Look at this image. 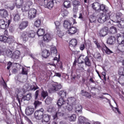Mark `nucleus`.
<instances>
[{"label":"nucleus","instance_id":"1","mask_svg":"<svg viewBox=\"0 0 124 124\" xmlns=\"http://www.w3.org/2000/svg\"><path fill=\"white\" fill-rule=\"evenodd\" d=\"M62 88V85L58 83V82H54L52 83V87L49 90V93H53L58 92H57L58 95L62 97L61 98H64L66 97V92L63 90L60 91Z\"/></svg>","mask_w":124,"mask_h":124},{"label":"nucleus","instance_id":"2","mask_svg":"<svg viewBox=\"0 0 124 124\" xmlns=\"http://www.w3.org/2000/svg\"><path fill=\"white\" fill-rule=\"evenodd\" d=\"M113 18L114 16L112 15L111 12H108V13H107V14H106L105 15H104L103 13H101L100 16L98 19V23H100V24H103V23H105L106 21H108L109 19H110L111 21H113Z\"/></svg>","mask_w":124,"mask_h":124},{"label":"nucleus","instance_id":"3","mask_svg":"<svg viewBox=\"0 0 124 124\" xmlns=\"http://www.w3.org/2000/svg\"><path fill=\"white\" fill-rule=\"evenodd\" d=\"M41 92V97H42L43 98V99H45V98H46V96H48V92H47V91H45L42 88V89L38 90L35 92V94L34 95V98H35V100H37V99L38 100H41V98H38V96H39V92Z\"/></svg>","mask_w":124,"mask_h":124},{"label":"nucleus","instance_id":"4","mask_svg":"<svg viewBox=\"0 0 124 124\" xmlns=\"http://www.w3.org/2000/svg\"><path fill=\"white\" fill-rule=\"evenodd\" d=\"M12 40H13V36H9V37L4 35L0 36V41L1 42L10 44L12 42Z\"/></svg>","mask_w":124,"mask_h":124},{"label":"nucleus","instance_id":"5","mask_svg":"<svg viewBox=\"0 0 124 124\" xmlns=\"http://www.w3.org/2000/svg\"><path fill=\"white\" fill-rule=\"evenodd\" d=\"M44 109L43 108H41L38 110H36L35 111L34 115V118L36 120H38L40 121V120H42V117L44 114Z\"/></svg>","mask_w":124,"mask_h":124},{"label":"nucleus","instance_id":"6","mask_svg":"<svg viewBox=\"0 0 124 124\" xmlns=\"http://www.w3.org/2000/svg\"><path fill=\"white\" fill-rule=\"evenodd\" d=\"M72 4L73 6V11L75 14H76L78 12L79 6L81 5V2L77 0H74L72 1Z\"/></svg>","mask_w":124,"mask_h":124},{"label":"nucleus","instance_id":"7","mask_svg":"<svg viewBox=\"0 0 124 124\" xmlns=\"http://www.w3.org/2000/svg\"><path fill=\"white\" fill-rule=\"evenodd\" d=\"M36 17V10L34 8L30 9L28 12V19L33 20Z\"/></svg>","mask_w":124,"mask_h":124},{"label":"nucleus","instance_id":"8","mask_svg":"<svg viewBox=\"0 0 124 124\" xmlns=\"http://www.w3.org/2000/svg\"><path fill=\"white\" fill-rule=\"evenodd\" d=\"M10 23H11V20H9L8 22H6L4 21L3 19H0V29L1 30H5V29H7L9 27V25H10Z\"/></svg>","mask_w":124,"mask_h":124},{"label":"nucleus","instance_id":"9","mask_svg":"<svg viewBox=\"0 0 124 124\" xmlns=\"http://www.w3.org/2000/svg\"><path fill=\"white\" fill-rule=\"evenodd\" d=\"M66 104H68V103L63 98H60L58 100L57 105L61 107V109L66 107Z\"/></svg>","mask_w":124,"mask_h":124},{"label":"nucleus","instance_id":"10","mask_svg":"<svg viewBox=\"0 0 124 124\" xmlns=\"http://www.w3.org/2000/svg\"><path fill=\"white\" fill-rule=\"evenodd\" d=\"M108 31L109 28L107 27H103L99 31V35L101 37H104V36L107 35L108 33Z\"/></svg>","mask_w":124,"mask_h":124},{"label":"nucleus","instance_id":"11","mask_svg":"<svg viewBox=\"0 0 124 124\" xmlns=\"http://www.w3.org/2000/svg\"><path fill=\"white\" fill-rule=\"evenodd\" d=\"M20 37L22 39L23 41L25 42L29 40V32L26 31H22L20 33Z\"/></svg>","mask_w":124,"mask_h":124},{"label":"nucleus","instance_id":"12","mask_svg":"<svg viewBox=\"0 0 124 124\" xmlns=\"http://www.w3.org/2000/svg\"><path fill=\"white\" fill-rule=\"evenodd\" d=\"M34 113V108L32 107L29 106L26 108L25 114L27 116H31Z\"/></svg>","mask_w":124,"mask_h":124},{"label":"nucleus","instance_id":"13","mask_svg":"<svg viewBox=\"0 0 124 124\" xmlns=\"http://www.w3.org/2000/svg\"><path fill=\"white\" fill-rule=\"evenodd\" d=\"M44 7L46 8H48V9H52L53 6H54V2L53 1H50L48 2V0H44Z\"/></svg>","mask_w":124,"mask_h":124},{"label":"nucleus","instance_id":"14","mask_svg":"<svg viewBox=\"0 0 124 124\" xmlns=\"http://www.w3.org/2000/svg\"><path fill=\"white\" fill-rule=\"evenodd\" d=\"M107 43L108 45H114L116 43V37L115 36H109L107 39Z\"/></svg>","mask_w":124,"mask_h":124},{"label":"nucleus","instance_id":"15","mask_svg":"<svg viewBox=\"0 0 124 124\" xmlns=\"http://www.w3.org/2000/svg\"><path fill=\"white\" fill-rule=\"evenodd\" d=\"M28 26H29V21L27 20L23 21L19 24V30L23 31V30H25Z\"/></svg>","mask_w":124,"mask_h":124},{"label":"nucleus","instance_id":"16","mask_svg":"<svg viewBox=\"0 0 124 124\" xmlns=\"http://www.w3.org/2000/svg\"><path fill=\"white\" fill-rule=\"evenodd\" d=\"M102 51L104 52H105L106 54L107 55H111V54H113V51L110 50L109 48H108L105 44H103V47H102Z\"/></svg>","mask_w":124,"mask_h":124},{"label":"nucleus","instance_id":"17","mask_svg":"<svg viewBox=\"0 0 124 124\" xmlns=\"http://www.w3.org/2000/svg\"><path fill=\"white\" fill-rule=\"evenodd\" d=\"M68 33L70 34V35H72L73 34H75L76 32H78V29L74 26H71L70 28L68 29Z\"/></svg>","mask_w":124,"mask_h":124},{"label":"nucleus","instance_id":"18","mask_svg":"<svg viewBox=\"0 0 124 124\" xmlns=\"http://www.w3.org/2000/svg\"><path fill=\"white\" fill-rule=\"evenodd\" d=\"M50 119H51V115L44 113L42 118V123H48L50 121Z\"/></svg>","mask_w":124,"mask_h":124},{"label":"nucleus","instance_id":"19","mask_svg":"<svg viewBox=\"0 0 124 124\" xmlns=\"http://www.w3.org/2000/svg\"><path fill=\"white\" fill-rule=\"evenodd\" d=\"M68 104L70 105H72V106H75L77 104V100L76 98H74V97H71L68 99Z\"/></svg>","mask_w":124,"mask_h":124},{"label":"nucleus","instance_id":"20","mask_svg":"<svg viewBox=\"0 0 124 124\" xmlns=\"http://www.w3.org/2000/svg\"><path fill=\"white\" fill-rule=\"evenodd\" d=\"M20 52L19 50H16L13 53V55L12 56V59L13 60H18L20 58Z\"/></svg>","mask_w":124,"mask_h":124},{"label":"nucleus","instance_id":"21","mask_svg":"<svg viewBox=\"0 0 124 124\" xmlns=\"http://www.w3.org/2000/svg\"><path fill=\"white\" fill-rule=\"evenodd\" d=\"M43 39L46 42H49V41H51L53 39V35L48 33L46 34L43 36Z\"/></svg>","mask_w":124,"mask_h":124},{"label":"nucleus","instance_id":"22","mask_svg":"<svg viewBox=\"0 0 124 124\" xmlns=\"http://www.w3.org/2000/svg\"><path fill=\"white\" fill-rule=\"evenodd\" d=\"M108 32L110 34H116L118 32V29L115 26H111L108 29Z\"/></svg>","mask_w":124,"mask_h":124},{"label":"nucleus","instance_id":"23","mask_svg":"<svg viewBox=\"0 0 124 124\" xmlns=\"http://www.w3.org/2000/svg\"><path fill=\"white\" fill-rule=\"evenodd\" d=\"M72 25V22L70 20H64L63 23V27L65 28V29H67V30H69V29L70 28L71 26Z\"/></svg>","mask_w":124,"mask_h":124},{"label":"nucleus","instance_id":"24","mask_svg":"<svg viewBox=\"0 0 124 124\" xmlns=\"http://www.w3.org/2000/svg\"><path fill=\"white\" fill-rule=\"evenodd\" d=\"M100 6V3H99L98 2H94L92 4V8L95 10L96 11H97L98 12H99V7Z\"/></svg>","mask_w":124,"mask_h":124},{"label":"nucleus","instance_id":"25","mask_svg":"<svg viewBox=\"0 0 124 124\" xmlns=\"http://www.w3.org/2000/svg\"><path fill=\"white\" fill-rule=\"evenodd\" d=\"M0 16L4 18H6L8 16V12L4 9H0Z\"/></svg>","mask_w":124,"mask_h":124},{"label":"nucleus","instance_id":"26","mask_svg":"<svg viewBox=\"0 0 124 124\" xmlns=\"http://www.w3.org/2000/svg\"><path fill=\"white\" fill-rule=\"evenodd\" d=\"M87 121L88 119L84 116H80L78 117V124H86Z\"/></svg>","mask_w":124,"mask_h":124},{"label":"nucleus","instance_id":"27","mask_svg":"<svg viewBox=\"0 0 124 124\" xmlns=\"http://www.w3.org/2000/svg\"><path fill=\"white\" fill-rule=\"evenodd\" d=\"M16 93H17L16 97H23L25 94V91L23 89L17 90Z\"/></svg>","mask_w":124,"mask_h":124},{"label":"nucleus","instance_id":"28","mask_svg":"<svg viewBox=\"0 0 124 124\" xmlns=\"http://www.w3.org/2000/svg\"><path fill=\"white\" fill-rule=\"evenodd\" d=\"M42 56L44 58V59H47V58L50 56V51L47 49L43 50Z\"/></svg>","mask_w":124,"mask_h":124},{"label":"nucleus","instance_id":"29","mask_svg":"<svg viewBox=\"0 0 124 124\" xmlns=\"http://www.w3.org/2000/svg\"><path fill=\"white\" fill-rule=\"evenodd\" d=\"M100 11H103V12H105L106 14H107L108 12H110L108 10L105 9V5L104 4H100L99 12Z\"/></svg>","mask_w":124,"mask_h":124},{"label":"nucleus","instance_id":"30","mask_svg":"<svg viewBox=\"0 0 124 124\" xmlns=\"http://www.w3.org/2000/svg\"><path fill=\"white\" fill-rule=\"evenodd\" d=\"M117 44L120 46L124 45V37H119L117 38Z\"/></svg>","mask_w":124,"mask_h":124},{"label":"nucleus","instance_id":"31","mask_svg":"<svg viewBox=\"0 0 124 124\" xmlns=\"http://www.w3.org/2000/svg\"><path fill=\"white\" fill-rule=\"evenodd\" d=\"M14 17V20L15 22H19L20 20H21V17L20 16V15L19 13L16 12V14L13 15Z\"/></svg>","mask_w":124,"mask_h":124},{"label":"nucleus","instance_id":"32","mask_svg":"<svg viewBox=\"0 0 124 124\" xmlns=\"http://www.w3.org/2000/svg\"><path fill=\"white\" fill-rule=\"evenodd\" d=\"M81 94L83 96H86V97H88V98H91V97H92V95H91V93H89L87 91H85L84 90L81 91Z\"/></svg>","mask_w":124,"mask_h":124},{"label":"nucleus","instance_id":"33","mask_svg":"<svg viewBox=\"0 0 124 124\" xmlns=\"http://www.w3.org/2000/svg\"><path fill=\"white\" fill-rule=\"evenodd\" d=\"M69 122H75L77 119V115L76 114H73L70 116H68Z\"/></svg>","mask_w":124,"mask_h":124},{"label":"nucleus","instance_id":"34","mask_svg":"<svg viewBox=\"0 0 124 124\" xmlns=\"http://www.w3.org/2000/svg\"><path fill=\"white\" fill-rule=\"evenodd\" d=\"M84 63L85 65H87V66H91V65H92V63H91V60H90V58H89V57L88 56H86L85 58Z\"/></svg>","mask_w":124,"mask_h":124},{"label":"nucleus","instance_id":"35","mask_svg":"<svg viewBox=\"0 0 124 124\" xmlns=\"http://www.w3.org/2000/svg\"><path fill=\"white\" fill-rule=\"evenodd\" d=\"M85 55H80L78 57V63H84V61H85Z\"/></svg>","mask_w":124,"mask_h":124},{"label":"nucleus","instance_id":"36","mask_svg":"<svg viewBox=\"0 0 124 124\" xmlns=\"http://www.w3.org/2000/svg\"><path fill=\"white\" fill-rule=\"evenodd\" d=\"M44 33H45V30H44V29H40L37 31V34L39 37L43 36Z\"/></svg>","mask_w":124,"mask_h":124},{"label":"nucleus","instance_id":"37","mask_svg":"<svg viewBox=\"0 0 124 124\" xmlns=\"http://www.w3.org/2000/svg\"><path fill=\"white\" fill-rule=\"evenodd\" d=\"M53 101V98L48 96L45 101L46 104L47 105H50Z\"/></svg>","mask_w":124,"mask_h":124},{"label":"nucleus","instance_id":"38","mask_svg":"<svg viewBox=\"0 0 124 124\" xmlns=\"http://www.w3.org/2000/svg\"><path fill=\"white\" fill-rule=\"evenodd\" d=\"M116 23H118L117 26L120 29H124V19L121 20L120 21H118Z\"/></svg>","mask_w":124,"mask_h":124},{"label":"nucleus","instance_id":"39","mask_svg":"<svg viewBox=\"0 0 124 124\" xmlns=\"http://www.w3.org/2000/svg\"><path fill=\"white\" fill-rule=\"evenodd\" d=\"M23 98L24 99V101H25V100H31V93H29L26 95H23Z\"/></svg>","mask_w":124,"mask_h":124},{"label":"nucleus","instance_id":"40","mask_svg":"<svg viewBox=\"0 0 124 124\" xmlns=\"http://www.w3.org/2000/svg\"><path fill=\"white\" fill-rule=\"evenodd\" d=\"M67 106H66V107H64V108H65V107L66 108V109L67 110V111H68V112H71V111H72V110H73V106L72 105L69 104V103H68V104H67Z\"/></svg>","mask_w":124,"mask_h":124},{"label":"nucleus","instance_id":"41","mask_svg":"<svg viewBox=\"0 0 124 124\" xmlns=\"http://www.w3.org/2000/svg\"><path fill=\"white\" fill-rule=\"evenodd\" d=\"M64 7L65 8H70V7H71V4H70V1H64L63 3Z\"/></svg>","mask_w":124,"mask_h":124},{"label":"nucleus","instance_id":"42","mask_svg":"<svg viewBox=\"0 0 124 124\" xmlns=\"http://www.w3.org/2000/svg\"><path fill=\"white\" fill-rule=\"evenodd\" d=\"M13 54V53H12V50H11L10 49H7L6 50V55H7L9 58H11L12 59Z\"/></svg>","mask_w":124,"mask_h":124},{"label":"nucleus","instance_id":"43","mask_svg":"<svg viewBox=\"0 0 124 124\" xmlns=\"http://www.w3.org/2000/svg\"><path fill=\"white\" fill-rule=\"evenodd\" d=\"M70 45H72L73 47H75L77 45V40L75 39H72L70 42Z\"/></svg>","mask_w":124,"mask_h":124},{"label":"nucleus","instance_id":"44","mask_svg":"<svg viewBox=\"0 0 124 124\" xmlns=\"http://www.w3.org/2000/svg\"><path fill=\"white\" fill-rule=\"evenodd\" d=\"M41 25V20L40 19H37L34 22V25L36 28H39Z\"/></svg>","mask_w":124,"mask_h":124},{"label":"nucleus","instance_id":"45","mask_svg":"<svg viewBox=\"0 0 124 124\" xmlns=\"http://www.w3.org/2000/svg\"><path fill=\"white\" fill-rule=\"evenodd\" d=\"M51 54H54L55 55H57L58 54V51L57 50V48L56 46L51 47L50 48Z\"/></svg>","mask_w":124,"mask_h":124},{"label":"nucleus","instance_id":"46","mask_svg":"<svg viewBox=\"0 0 124 124\" xmlns=\"http://www.w3.org/2000/svg\"><path fill=\"white\" fill-rule=\"evenodd\" d=\"M118 82L121 85H124V75L121 76L118 79Z\"/></svg>","mask_w":124,"mask_h":124},{"label":"nucleus","instance_id":"47","mask_svg":"<svg viewBox=\"0 0 124 124\" xmlns=\"http://www.w3.org/2000/svg\"><path fill=\"white\" fill-rule=\"evenodd\" d=\"M39 89V87L36 85V86H33L32 88L30 87V88L29 89V85L27 86V87L26 88V90L27 91H36V90H38Z\"/></svg>","mask_w":124,"mask_h":124},{"label":"nucleus","instance_id":"48","mask_svg":"<svg viewBox=\"0 0 124 124\" xmlns=\"http://www.w3.org/2000/svg\"><path fill=\"white\" fill-rule=\"evenodd\" d=\"M117 48L118 51H120L122 53H124V44L121 46L118 45Z\"/></svg>","mask_w":124,"mask_h":124},{"label":"nucleus","instance_id":"49","mask_svg":"<svg viewBox=\"0 0 124 124\" xmlns=\"http://www.w3.org/2000/svg\"><path fill=\"white\" fill-rule=\"evenodd\" d=\"M77 113H82V106L81 105H78V107L76 108Z\"/></svg>","mask_w":124,"mask_h":124},{"label":"nucleus","instance_id":"50","mask_svg":"<svg viewBox=\"0 0 124 124\" xmlns=\"http://www.w3.org/2000/svg\"><path fill=\"white\" fill-rule=\"evenodd\" d=\"M118 73L119 75H121L122 76L123 75H124V67H121L119 69Z\"/></svg>","mask_w":124,"mask_h":124},{"label":"nucleus","instance_id":"51","mask_svg":"<svg viewBox=\"0 0 124 124\" xmlns=\"http://www.w3.org/2000/svg\"><path fill=\"white\" fill-rule=\"evenodd\" d=\"M42 104V102H39V101H35L34 102V105L35 106V108H37L38 106H40Z\"/></svg>","mask_w":124,"mask_h":124},{"label":"nucleus","instance_id":"52","mask_svg":"<svg viewBox=\"0 0 124 124\" xmlns=\"http://www.w3.org/2000/svg\"><path fill=\"white\" fill-rule=\"evenodd\" d=\"M62 108H59L58 111L57 113L58 117H62L63 116V111H61Z\"/></svg>","mask_w":124,"mask_h":124},{"label":"nucleus","instance_id":"53","mask_svg":"<svg viewBox=\"0 0 124 124\" xmlns=\"http://www.w3.org/2000/svg\"><path fill=\"white\" fill-rule=\"evenodd\" d=\"M57 65L58 66H59V67H60V68H61V69H62V70L63 69V67L62 66V62L58 60L57 61Z\"/></svg>","mask_w":124,"mask_h":124},{"label":"nucleus","instance_id":"54","mask_svg":"<svg viewBox=\"0 0 124 124\" xmlns=\"http://www.w3.org/2000/svg\"><path fill=\"white\" fill-rule=\"evenodd\" d=\"M57 34L59 37H62V36H63V33L61 31L60 29L59 28V30H57Z\"/></svg>","mask_w":124,"mask_h":124},{"label":"nucleus","instance_id":"55","mask_svg":"<svg viewBox=\"0 0 124 124\" xmlns=\"http://www.w3.org/2000/svg\"><path fill=\"white\" fill-rule=\"evenodd\" d=\"M16 8H17L18 9H20V8L21 10H22V12H24V10L23 9V8H22L23 7V5H22L21 4H18L17 3H16Z\"/></svg>","mask_w":124,"mask_h":124},{"label":"nucleus","instance_id":"56","mask_svg":"<svg viewBox=\"0 0 124 124\" xmlns=\"http://www.w3.org/2000/svg\"><path fill=\"white\" fill-rule=\"evenodd\" d=\"M89 20L90 21V23H95L96 21V17L93 16H91Z\"/></svg>","mask_w":124,"mask_h":124},{"label":"nucleus","instance_id":"57","mask_svg":"<svg viewBox=\"0 0 124 124\" xmlns=\"http://www.w3.org/2000/svg\"><path fill=\"white\" fill-rule=\"evenodd\" d=\"M32 2L31 1H28L26 3V6H25V9L27 7L28 8H30V7L31 6V5H32Z\"/></svg>","mask_w":124,"mask_h":124},{"label":"nucleus","instance_id":"58","mask_svg":"<svg viewBox=\"0 0 124 124\" xmlns=\"http://www.w3.org/2000/svg\"><path fill=\"white\" fill-rule=\"evenodd\" d=\"M16 100H18L19 105H21V103L23 102V100H24V98L22 97H16Z\"/></svg>","mask_w":124,"mask_h":124},{"label":"nucleus","instance_id":"59","mask_svg":"<svg viewBox=\"0 0 124 124\" xmlns=\"http://www.w3.org/2000/svg\"><path fill=\"white\" fill-rule=\"evenodd\" d=\"M21 73L23 75H28V71H27V69L26 68L22 67Z\"/></svg>","mask_w":124,"mask_h":124},{"label":"nucleus","instance_id":"60","mask_svg":"<svg viewBox=\"0 0 124 124\" xmlns=\"http://www.w3.org/2000/svg\"><path fill=\"white\" fill-rule=\"evenodd\" d=\"M54 23L56 27V30H59V29H60V26L61 25V22L56 21L54 22Z\"/></svg>","mask_w":124,"mask_h":124},{"label":"nucleus","instance_id":"61","mask_svg":"<svg viewBox=\"0 0 124 124\" xmlns=\"http://www.w3.org/2000/svg\"><path fill=\"white\" fill-rule=\"evenodd\" d=\"M35 36V34L33 32H31V33H28V36L30 38H33L34 36Z\"/></svg>","mask_w":124,"mask_h":124},{"label":"nucleus","instance_id":"62","mask_svg":"<svg viewBox=\"0 0 124 124\" xmlns=\"http://www.w3.org/2000/svg\"><path fill=\"white\" fill-rule=\"evenodd\" d=\"M112 110L115 112L117 113L118 112V114H121V111L117 108H112Z\"/></svg>","mask_w":124,"mask_h":124},{"label":"nucleus","instance_id":"63","mask_svg":"<svg viewBox=\"0 0 124 124\" xmlns=\"http://www.w3.org/2000/svg\"><path fill=\"white\" fill-rule=\"evenodd\" d=\"M95 45L97 46V48H98V49H100V48L102 49V48H103V45H102V46H101L100 43L98 42Z\"/></svg>","mask_w":124,"mask_h":124},{"label":"nucleus","instance_id":"64","mask_svg":"<svg viewBox=\"0 0 124 124\" xmlns=\"http://www.w3.org/2000/svg\"><path fill=\"white\" fill-rule=\"evenodd\" d=\"M85 48L87 50H90V49L91 48V44L89 43H86Z\"/></svg>","mask_w":124,"mask_h":124}]
</instances>
